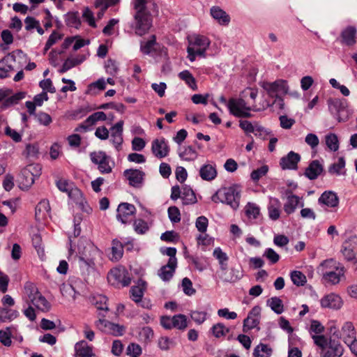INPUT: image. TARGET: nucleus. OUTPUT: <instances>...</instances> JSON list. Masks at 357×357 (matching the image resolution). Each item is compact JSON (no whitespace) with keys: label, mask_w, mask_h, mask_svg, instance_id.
Returning a JSON list of instances; mask_svg holds the SVG:
<instances>
[{"label":"nucleus","mask_w":357,"mask_h":357,"mask_svg":"<svg viewBox=\"0 0 357 357\" xmlns=\"http://www.w3.org/2000/svg\"><path fill=\"white\" fill-rule=\"evenodd\" d=\"M132 3L135 10L133 15L135 21L133 28L137 35L142 36L152 26V17L147 8V0H132Z\"/></svg>","instance_id":"f257e3e1"},{"label":"nucleus","mask_w":357,"mask_h":357,"mask_svg":"<svg viewBox=\"0 0 357 357\" xmlns=\"http://www.w3.org/2000/svg\"><path fill=\"white\" fill-rule=\"evenodd\" d=\"M317 273L325 285H335L344 276V267L333 259H326L317 267Z\"/></svg>","instance_id":"f03ea898"},{"label":"nucleus","mask_w":357,"mask_h":357,"mask_svg":"<svg viewBox=\"0 0 357 357\" xmlns=\"http://www.w3.org/2000/svg\"><path fill=\"white\" fill-rule=\"evenodd\" d=\"M100 250L91 243H86L84 245L79 242L78 245V257L80 266L83 264L89 268L95 266V261L97 257H100Z\"/></svg>","instance_id":"7ed1b4c3"},{"label":"nucleus","mask_w":357,"mask_h":357,"mask_svg":"<svg viewBox=\"0 0 357 357\" xmlns=\"http://www.w3.org/2000/svg\"><path fill=\"white\" fill-rule=\"evenodd\" d=\"M240 199V192L234 186L220 188L212 197L214 202H220L229 205L233 209L238 208Z\"/></svg>","instance_id":"20e7f679"},{"label":"nucleus","mask_w":357,"mask_h":357,"mask_svg":"<svg viewBox=\"0 0 357 357\" xmlns=\"http://www.w3.org/2000/svg\"><path fill=\"white\" fill-rule=\"evenodd\" d=\"M328 109L338 122H345L349 118L347 101L344 99L330 98L328 100Z\"/></svg>","instance_id":"39448f33"},{"label":"nucleus","mask_w":357,"mask_h":357,"mask_svg":"<svg viewBox=\"0 0 357 357\" xmlns=\"http://www.w3.org/2000/svg\"><path fill=\"white\" fill-rule=\"evenodd\" d=\"M263 89L267 92L268 96L278 100L280 105H283V99L280 95L288 93L287 82L283 79H278L273 82H264L262 84Z\"/></svg>","instance_id":"423d86ee"},{"label":"nucleus","mask_w":357,"mask_h":357,"mask_svg":"<svg viewBox=\"0 0 357 357\" xmlns=\"http://www.w3.org/2000/svg\"><path fill=\"white\" fill-rule=\"evenodd\" d=\"M99 319L95 322L96 326L105 333L114 336H122L126 332V327L123 325L114 324L105 319V315L102 312L98 314Z\"/></svg>","instance_id":"0eeeda50"},{"label":"nucleus","mask_w":357,"mask_h":357,"mask_svg":"<svg viewBox=\"0 0 357 357\" xmlns=\"http://www.w3.org/2000/svg\"><path fill=\"white\" fill-rule=\"evenodd\" d=\"M56 185L60 191L66 192L70 198L76 200L77 202L80 200L79 204L82 206L83 210L86 212H89V211L91 210L89 207V210L84 208L82 193L81 190L77 188H73V184L69 183L67 180L62 178L59 179L56 181Z\"/></svg>","instance_id":"6e6552de"},{"label":"nucleus","mask_w":357,"mask_h":357,"mask_svg":"<svg viewBox=\"0 0 357 357\" xmlns=\"http://www.w3.org/2000/svg\"><path fill=\"white\" fill-rule=\"evenodd\" d=\"M109 283L116 287H127L130 284L131 278L128 273L119 268L111 269L107 275Z\"/></svg>","instance_id":"1a4fd4ad"},{"label":"nucleus","mask_w":357,"mask_h":357,"mask_svg":"<svg viewBox=\"0 0 357 357\" xmlns=\"http://www.w3.org/2000/svg\"><path fill=\"white\" fill-rule=\"evenodd\" d=\"M136 213V208L133 204L123 202L117 208L116 218L123 224L128 223Z\"/></svg>","instance_id":"9d476101"},{"label":"nucleus","mask_w":357,"mask_h":357,"mask_svg":"<svg viewBox=\"0 0 357 357\" xmlns=\"http://www.w3.org/2000/svg\"><path fill=\"white\" fill-rule=\"evenodd\" d=\"M260 313L261 307L259 305L252 308L247 318L243 321V331L244 333L257 327L259 324Z\"/></svg>","instance_id":"9b49d317"},{"label":"nucleus","mask_w":357,"mask_h":357,"mask_svg":"<svg viewBox=\"0 0 357 357\" xmlns=\"http://www.w3.org/2000/svg\"><path fill=\"white\" fill-rule=\"evenodd\" d=\"M151 151L158 158H163L168 155L170 149L165 138L155 139L152 142Z\"/></svg>","instance_id":"f8f14e48"},{"label":"nucleus","mask_w":357,"mask_h":357,"mask_svg":"<svg viewBox=\"0 0 357 357\" xmlns=\"http://www.w3.org/2000/svg\"><path fill=\"white\" fill-rule=\"evenodd\" d=\"M301 160V155L294 151H290L286 156L282 157L280 160V165L282 169H298V163Z\"/></svg>","instance_id":"ddd939ff"},{"label":"nucleus","mask_w":357,"mask_h":357,"mask_svg":"<svg viewBox=\"0 0 357 357\" xmlns=\"http://www.w3.org/2000/svg\"><path fill=\"white\" fill-rule=\"evenodd\" d=\"M328 349L321 352V357H340L344 352V349L339 340L329 338V347Z\"/></svg>","instance_id":"4468645a"},{"label":"nucleus","mask_w":357,"mask_h":357,"mask_svg":"<svg viewBox=\"0 0 357 357\" xmlns=\"http://www.w3.org/2000/svg\"><path fill=\"white\" fill-rule=\"evenodd\" d=\"M123 175L128 180L130 185L139 188L143 183L145 174L139 169H128L123 172Z\"/></svg>","instance_id":"2eb2a0df"},{"label":"nucleus","mask_w":357,"mask_h":357,"mask_svg":"<svg viewBox=\"0 0 357 357\" xmlns=\"http://www.w3.org/2000/svg\"><path fill=\"white\" fill-rule=\"evenodd\" d=\"M357 29L354 26H348L340 33L341 43L353 46L356 43Z\"/></svg>","instance_id":"dca6fc26"},{"label":"nucleus","mask_w":357,"mask_h":357,"mask_svg":"<svg viewBox=\"0 0 357 357\" xmlns=\"http://www.w3.org/2000/svg\"><path fill=\"white\" fill-rule=\"evenodd\" d=\"M321 305L322 307L338 310L342 306V301L340 296L331 293L321 298Z\"/></svg>","instance_id":"f3484780"},{"label":"nucleus","mask_w":357,"mask_h":357,"mask_svg":"<svg viewBox=\"0 0 357 357\" xmlns=\"http://www.w3.org/2000/svg\"><path fill=\"white\" fill-rule=\"evenodd\" d=\"M324 171V167L318 160L311 161L305 169L304 175L310 180L317 179Z\"/></svg>","instance_id":"a211bd4d"},{"label":"nucleus","mask_w":357,"mask_h":357,"mask_svg":"<svg viewBox=\"0 0 357 357\" xmlns=\"http://www.w3.org/2000/svg\"><path fill=\"white\" fill-rule=\"evenodd\" d=\"M318 202L328 207H336L339 204V198L337 194L333 191H325L319 197Z\"/></svg>","instance_id":"6ab92c4d"},{"label":"nucleus","mask_w":357,"mask_h":357,"mask_svg":"<svg viewBox=\"0 0 357 357\" xmlns=\"http://www.w3.org/2000/svg\"><path fill=\"white\" fill-rule=\"evenodd\" d=\"M227 106L230 114L232 115L236 114L238 111L251 110V107L250 106H247L245 100L243 98L235 99L231 98L229 100Z\"/></svg>","instance_id":"aec40b11"},{"label":"nucleus","mask_w":357,"mask_h":357,"mask_svg":"<svg viewBox=\"0 0 357 357\" xmlns=\"http://www.w3.org/2000/svg\"><path fill=\"white\" fill-rule=\"evenodd\" d=\"M285 193L287 201L284 205V211L289 215L295 211L299 203V197L297 195H293L290 190H287Z\"/></svg>","instance_id":"412c9836"},{"label":"nucleus","mask_w":357,"mask_h":357,"mask_svg":"<svg viewBox=\"0 0 357 357\" xmlns=\"http://www.w3.org/2000/svg\"><path fill=\"white\" fill-rule=\"evenodd\" d=\"M242 277L240 271L234 268L230 270L226 271L222 273H218V278L224 282H236L239 280Z\"/></svg>","instance_id":"4be33fe9"},{"label":"nucleus","mask_w":357,"mask_h":357,"mask_svg":"<svg viewBox=\"0 0 357 357\" xmlns=\"http://www.w3.org/2000/svg\"><path fill=\"white\" fill-rule=\"evenodd\" d=\"M75 350L77 357H92L94 356L92 348L84 340L76 343Z\"/></svg>","instance_id":"5701e85b"},{"label":"nucleus","mask_w":357,"mask_h":357,"mask_svg":"<svg viewBox=\"0 0 357 357\" xmlns=\"http://www.w3.org/2000/svg\"><path fill=\"white\" fill-rule=\"evenodd\" d=\"M49 201L47 199L41 200L36 206L35 216L38 220L45 219L50 211Z\"/></svg>","instance_id":"b1692460"},{"label":"nucleus","mask_w":357,"mask_h":357,"mask_svg":"<svg viewBox=\"0 0 357 357\" xmlns=\"http://www.w3.org/2000/svg\"><path fill=\"white\" fill-rule=\"evenodd\" d=\"M211 15L220 24L227 25L230 22L229 15L218 6H213L211 8Z\"/></svg>","instance_id":"393cba45"},{"label":"nucleus","mask_w":357,"mask_h":357,"mask_svg":"<svg viewBox=\"0 0 357 357\" xmlns=\"http://www.w3.org/2000/svg\"><path fill=\"white\" fill-rule=\"evenodd\" d=\"M146 282L139 280L137 285L132 286L130 290L131 298L135 303L141 301L144 296V292L146 289Z\"/></svg>","instance_id":"a878e982"},{"label":"nucleus","mask_w":357,"mask_h":357,"mask_svg":"<svg viewBox=\"0 0 357 357\" xmlns=\"http://www.w3.org/2000/svg\"><path fill=\"white\" fill-rule=\"evenodd\" d=\"M199 176L204 181H212L217 176L215 166L210 164L204 165L199 170Z\"/></svg>","instance_id":"bb28decb"},{"label":"nucleus","mask_w":357,"mask_h":357,"mask_svg":"<svg viewBox=\"0 0 357 357\" xmlns=\"http://www.w3.org/2000/svg\"><path fill=\"white\" fill-rule=\"evenodd\" d=\"M181 199L183 200V204L184 205L193 204L197 202V198L195 192L190 186L187 185H185L182 187Z\"/></svg>","instance_id":"cd10ccee"},{"label":"nucleus","mask_w":357,"mask_h":357,"mask_svg":"<svg viewBox=\"0 0 357 357\" xmlns=\"http://www.w3.org/2000/svg\"><path fill=\"white\" fill-rule=\"evenodd\" d=\"M189 46L197 47V48H208L211 41L204 36L202 35H195L189 38Z\"/></svg>","instance_id":"c85d7f7f"},{"label":"nucleus","mask_w":357,"mask_h":357,"mask_svg":"<svg viewBox=\"0 0 357 357\" xmlns=\"http://www.w3.org/2000/svg\"><path fill=\"white\" fill-rule=\"evenodd\" d=\"M65 22L68 26L74 27L76 29H79L82 24L79 15L77 11L68 12L66 15Z\"/></svg>","instance_id":"c756f323"},{"label":"nucleus","mask_w":357,"mask_h":357,"mask_svg":"<svg viewBox=\"0 0 357 357\" xmlns=\"http://www.w3.org/2000/svg\"><path fill=\"white\" fill-rule=\"evenodd\" d=\"M85 60V56L82 55L75 59L68 58L63 63L61 69L59 70L60 73H64L71 69L72 68L77 66L82 63Z\"/></svg>","instance_id":"7c9ffc66"},{"label":"nucleus","mask_w":357,"mask_h":357,"mask_svg":"<svg viewBox=\"0 0 357 357\" xmlns=\"http://www.w3.org/2000/svg\"><path fill=\"white\" fill-rule=\"evenodd\" d=\"M354 249L355 245L351 240L346 241L343 243L341 251L347 261H352L355 259Z\"/></svg>","instance_id":"2f4dec72"},{"label":"nucleus","mask_w":357,"mask_h":357,"mask_svg":"<svg viewBox=\"0 0 357 357\" xmlns=\"http://www.w3.org/2000/svg\"><path fill=\"white\" fill-rule=\"evenodd\" d=\"M26 96V93L24 91L17 92L13 96L7 98L2 102L1 108L3 109H6L13 105H16L19 102L20 100L24 98Z\"/></svg>","instance_id":"473e14b6"},{"label":"nucleus","mask_w":357,"mask_h":357,"mask_svg":"<svg viewBox=\"0 0 357 357\" xmlns=\"http://www.w3.org/2000/svg\"><path fill=\"white\" fill-rule=\"evenodd\" d=\"M32 303L42 311H47L50 308V303L40 294L37 293L31 299Z\"/></svg>","instance_id":"72a5a7b5"},{"label":"nucleus","mask_w":357,"mask_h":357,"mask_svg":"<svg viewBox=\"0 0 357 357\" xmlns=\"http://www.w3.org/2000/svg\"><path fill=\"white\" fill-rule=\"evenodd\" d=\"M173 328L185 331L188 327L187 317L183 314H175L172 317Z\"/></svg>","instance_id":"f704fd0d"},{"label":"nucleus","mask_w":357,"mask_h":357,"mask_svg":"<svg viewBox=\"0 0 357 357\" xmlns=\"http://www.w3.org/2000/svg\"><path fill=\"white\" fill-rule=\"evenodd\" d=\"M19 315V312L15 310L8 309L6 307H0V321H10Z\"/></svg>","instance_id":"c9c22d12"},{"label":"nucleus","mask_w":357,"mask_h":357,"mask_svg":"<svg viewBox=\"0 0 357 357\" xmlns=\"http://www.w3.org/2000/svg\"><path fill=\"white\" fill-rule=\"evenodd\" d=\"M272 352L273 350L271 347L261 343L255 348L252 354L254 357H270Z\"/></svg>","instance_id":"e433bc0d"},{"label":"nucleus","mask_w":357,"mask_h":357,"mask_svg":"<svg viewBox=\"0 0 357 357\" xmlns=\"http://www.w3.org/2000/svg\"><path fill=\"white\" fill-rule=\"evenodd\" d=\"M211 331L216 338H220L229 333L230 328L226 327L223 323H218L211 327Z\"/></svg>","instance_id":"4c0bfd02"},{"label":"nucleus","mask_w":357,"mask_h":357,"mask_svg":"<svg viewBox=\"0 0 357 357\" xmlns=\"http://www.w3.org/2000/svg\"><path fill=\"white\" fill-rule=\"evenodd\" d=\"M178 155L182 160L192 161L197 158L198 153L192 146H188L184 147L183 151H180Z\"/></svg>","instance_id":"58836bf2"},{"label":"nucleus","mask_w":357,"mask_h":357,"mask_svg":"<svg viewBox=\"0 0 357 357\" xmlns=\"http://www.w3.org/2000/svg\"><path fill=\"white\" fill-rule=\"evenodd\" d=\"M178 77L183 80L185 84L191 88L192 90L195 91L197 89V86L196 84V80L188 70H183L178 74Z\"/></svg>","instance_id":"ea45409f"},{"label":"nucleus","mask_w":357,"mask_h":357,"mask_svg":"<svg viewBox=\"0 0 357 357\" xmlns=\"http://www.w3.org/2000/svg\"><path fill=\"white\" fill-rule=\"evenodd\" d=\"M176 266H167V264L160 268L158 272V275L163 281H169L173 277Z\"/></svg>","instance_id":"a19ab883"},{"label":"nucleus","mask_w":357,"mask_h":357,"mask_svg":"<svg viewBox=\"0 0 357 357\" xmlns=\"http://www.w3.org/2000/svg\"><path fill=\"white\" fill-rule=\"evenodd\" d=\"M312 338L314 343L321 349V351H325L329 347V339L324 335H313Z\"/></svg>","instance_id":"79ce46f5"},{"label":"nucleus","mask_w":357,"mask_h":357,"mask_svg":"<svg viewBox=\"0 0 357 357\" xmlns=\"http://www.w3.org/2000/svg\"><path fill=\"white\" fill-rule=\"evenodd\" d=\"M326 144L328 148L333 151H336L339 149V141L337 136L334 133H330L325 137Z\"/></svg>","instance_id":"37998d69"},{"label":"nucleus","mask_w":357,"mask_h":357,"mask_svg":"<svg viewBox=\"0 0 357 357\" xmlns=\"http://www.w3.org/2000/svg\"><path fill=\"white\" fill-rule=\"evenodd\" d=\"M271 310L278 314H280L284 311V305L282 300L278 297H272L268 301Z\"/></svg>","instance_id":"c03bdc74"},{"label":"nucleus","mask_w":357,"mask_h":357,"mask_svg":"<svg viewBox=\"0 0 357 357\" xmlns=\"http://www.w3.org/2000/svg\"><path fill=\"white\" fill-rule=\"evenodd\" d=\"M176 249L175 248H167L165 250L161 249V252L163 255H167L169 257L167 262V266H177V259L176 257Z\"/></svg>","instance_id":"a18cd8bd"},{"label":"nucleus","mask_w":357,"mask_h":357,"mask_svg":"<svg viewBox=\"0 0 357 357\" xmlns=\"http://www.w3.org/2000/svg\"><path fill=\"white\" fill-rule=\"evenodd\" d=\"M291 279L292 282L299 287L303 286L307 282L305 275L299 271H294L291 273Z\"/></svg>","instance_id":"49530a36"},{"label":"nucleus","mask_w":357,"mask_h":357,"mask_svg":"<svg viewBox=\"0 0 357 357\" xmlns=\"http://www.w3.org/2000/svg\"><path fill=\"white\" fill-rule=\"evenodd\" d=\"M27 170L22 169L20 175V183L26 188L31 187L36 179Z\"/></svg>","instance_id":"de8ad7c7"},{"label":"nucleus","mask_w":357,"mask_h":357,"mask_svg":"<svg viewBox=\"0 0 357 357\" xmlns=\"http://www.w3.org/2000/svg\"><path fill=\"white\" fill-rule=\"evenodd\" d=\"M345 167V160L344 158L340 157L337 162L333 163L328 167V172L331 174L340 175V170Z\"/></svg>","instance_id":"09e8293b"},{"label":"nucleus","mask_w":357,"mask_h":357,"mask_svg":"<svg viewBox=\"0 0 357 357\" xmlns=\"http://www.w3.org/2000/svg\"><path fill=\"white\" fill-rule=\"evenodd\" d=\"M123 245L122 243L114 239L112 241V253L113 255V257L115 259H119L122 257L123 256Z\"/></svg>","instance_id":"8fccbe9b"},{"label":"nucleus","mask_w":357,"mask_h":357,"mask_svg":"<svg viewBox=\"0 0 357 357\" xmlns=\"http://www.w3.org/2000/svg\"><path fill=\"white\" fill-rule=\"evenodd\" d=\"M155 44L156 37L155 35H152L148 41L144 44H141L140 50L144 54H149L153 50V46Z\"/></svg>","instance_id":"3c124183"},{"label":"nucleus","mask_w":357,"mask_h":357,"mask_svg":"<svg viewBox=\"0 0 357 357\" xmlns=\"http://www.w3.org/2000/svg\"><path fill=\"white\" fill-rule=\"evenodd\" d=\"M12 333L10 327H7L5 330H0V342L4 346L9 347L11 345Z\"/></svg>","instance_id":"603ef678"},{"label":"nucleus","mask_w":357,"mask_h":357,"mask_svg":"<svg viewBox=\"0 0 357 357\" xmlns=\"http://www.w3.org/2000/svg\"><path fill=\"white\" fill-rule=\"evenodd\" d=\"M153 331L149 326L143 327L139 333V338L144 342H149L153 337Z\"/></svg>","instance_id":"864d4df0"},{"label":"nucleus","mask_w":357,"mask_h":357,"mask_svg":"<svg viewBox=\"0 0 357 357\" xmlns=\"http://www.w3.org/2000/svg\"><path fill=\"white\" fill-rule=\"evenodd\" d=\"M95 300V306L100 311L107 312L109 310L107 301V298L102 295H98L94 298Z\"/></svg>","instance_id":"5fc2aeb1"},{"label":"nucleus","mask_w":357,"mask_h":357,"mask_svg":"<svg viewBox=\"0 0 357 357\" xmlns=\"http://www.w3.org/2000/svg\"><path fill=\"white\" fill-rule=\"evenodd\" d=\"M273 202L275 204L276 206H274L273 204L270 205L268 206V214L271 220H276L280 218V215L279 210L280 202L278 199H274Z\"/></svg>","instance_id":"6e6d98bb"},{"label":"nucleus","mask_w":357,"mask_h":357,"mask_svg":"<svg viewBox=\"0 0 357 357\" xmlns=\"http://www.w3.org/2000/svg\"><path fill=\"white\" fill-rule=\"evenodd\" d=\"M268 171L267 165H263L252 172L250 176L254 181H259L262 176H265Z\"/></svg>","instance_id":"4d7b16f0"},{"label":"nucleus","mask_w":357,"mask_h":357,"mask_svg":"<svg viewBox=\"0 0 357 357\" xmlns=\"http://www.w3.org/2000/svg\"><path fill=\"white\" fill-rule=\"evenodd\" d=\"M239 127L247 134L254 133L255 130H259L258 128H255V122L252 123L248 120H241Z\"/></svg>","instance_id":"13d9d810"},{"label":"nucleus","mask_w":357,"mask_h":357,"mask_svg":"<svg viewBox=\"0 0 357 357\" xmlns=\"http://www.w3.org/2000/svg\"><path fill=\"white\" fill-rule=\"evenodd\" d=\"M182 287L185 294L192 296L195 294L196 290L192 287V282L188 278L182 280Z\"/></svg>","instance_id":"bf43d9fd"},{"label":"nucleus","mask_w":357,"mask_h":357,"mask_svg":"<svg viewBox=\"0 0 357 357\" xmlns=\"http://www.w3.org/2000/svg\"><path fill=\"white\" fill-rule=\"evenodd\" d=\"M168 216L171 222L173 223H177L181 221V213L176 206L169 207Z\"/></svg>","instance_id":"052dcab7"},{"label":"nucleus","mask_w":357,"mask_h":357,"mask_svg":"<svg viewBox=\"0 0 357 357\" xmlns=\"http://www.w3.org/2000/svg\"><path fill=\"white\" fill-rule=\"evenodd\" d=\"M82 17L88 22V24L90 26H91L93 28H96L97 26L94 16H93V13L89 9V8L86 7L84 8Z\"/></svg>","instance_id":"680f3d73"},{"label":"nucleus","mask_w":357,"mask_h":357,"mask_svg":"<svg viewBox=\"0 0 357 357\" xmlns=\"http://www.w3.org/2000/svg\"><path fill=\"white\" fill-rule=\"evenodd\" d=\"M208 225V220L204 215L198 217L196 220L195 226L197 230L201 233H205L206 231Z\"/></svg>","instance_id":"e2e57ef3"},{"label":"nucleus","mask_w":357,"mask_h":357,"mask_svg":"<svg viewBox=\"0 0 357 357\" xmlns=\"http://www.w3.org/2000/svg\"><path fill=\"white\" fill-rule=\"evenodd\" d=\"M107 155L104 151H94L91 153L90 158L93 163L100 164L101 162L107 160Z\"/></svg>","instance_id":"0e129e2a"},{"label":"nucleus","mask_w":357,"mask_h":357,"mask_svg":"<svg viewBox=\"0 0 357 357\" xmlns=\"http://www.w3.org/2000/svg\"><path fill=\"white\" fill-rule=\"evenodd\" d=\"M259 212V208L255 204L248 203L245 207V213L249 218H257Z\"/></svg>","instance_id":"69168bd1"},{"label":"nucleus","mask_w":357,"mask_h":357,"mask_svg":"<svg viewBox=\"0 0 357 357\" xmlns=\"http://www.w3.org/2000/svg\"><path fill=\"white\" fill-rule=\"evenodd\" d=\"M134 229L137 234H143L149 229V227L144 220L139 219L135 221Z\"/></svg>","instance_id":"338daca9"},{"label":"nucleus","mask_w":357,"mask_h":357,"mask_svg":"<svg viewBox=\"0 0 357 357\" xmlns=\"http://www.w3.org/2000/svg\"><path fill=\"white\" fill-rule=\"evenodd\" d=\"M127 354L132 357H139L142 354V348L137 344L131 343L127 348Z\"/></svg>","instance_id":"774afa93"}]
</instances>
